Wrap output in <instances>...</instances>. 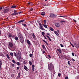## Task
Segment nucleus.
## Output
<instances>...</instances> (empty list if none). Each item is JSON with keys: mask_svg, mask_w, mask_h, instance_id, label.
Segmentation results:
<instances>
[{"mask_svg": "<svg viewBox=\"0 0 79 79\" xmlns=\"http://www.w3.org/2000/svg\"><path fill=\"white\" fill-rule=\"evenodd\" d=\"M14 55L15 57H16L17 59L18 60H21V52L19 51H18V52H17V54L16 52H14Z\"/></svg>", "mask_w": 79, "mask_h": 79, "instance_id": "1", "label": "nucleus"}, {"mask_svg": "<svg viewBox=\"0 0 79 79\" xmlns=\"http://www.w3.org/2000/svg\"><path fill=\"white\" fill-rule=\"evenodd\" d=\"M9 49L11 51H14L16 49V46L13 45V44L10 42L9 43Z\"/></svg>", "mask_w": 79, "mask_h": 79, "instance_id": "2", "label": "nucleus"}, {"mask_svg": "<svg viewBox=\"0 0 79 79\" xmlns=\"http://www.w3.org/2000/svg\"><path fill=\"white\" fill-rule=\"evenodd\" d=\"M48 68L49 70L51 71V73H52V71H53V74H55V72L54 70V66H53L52 63H51L50 64H48Z\"/></svg>", "mask_w": 79, "mask_h": 79, "instance_id": "3", "label": "nucleus"}, {"mask_svg": "<svg viewBox=\"0 0 79 79\" xmlns=\"http://www.w3.org/2000/svg\"><path fill=\"white\" fill-rule=\"evenodd\" d=\"M18 36L19 39V41L21 43L23 44L24 43V38H23V35L21 33H19L18 34Z\"/></svg>", "mask_w": 79, "mask_h": 79, "instance_id": "4", "label": "nucleus"}, {"mask_svg": "<svg viewBox=\"0 0 79 79\" xmlns=\"http://www.w3.org/2000/svg\"><path fill=\"white\" fill-rule=\"evenodd\" d=\"M38 23L40 25L39 29H41L42 31H46V30L44 29L43 26L42 25V23H40V22Z\"/></svg>", "mask_w": 79, "mask_h": 79, "instance_id": "5", "label": "nucleus"}, {"mask_svg": "<svg viewBox=\"0 0 79 79\" xmlns=\"http://www.w3.org/2000/svg\"><path fill=\"white\" fill-rule=\"evenodd\" d=\"M9 11V10L8 9H4L2 11L3 13H6Z\"/></svg>", "mask_w": 79, "mask_h": 79, "instance_id": "6", "label": "nucleus"}, {"mask_svg": "<svg viewBox=\"0 0 79 79\" xmlns=\"http://www.w3.org/2000/svg\"><path fill=\"white\" fill-rule=\"evenodd\" d=\"M18 15V13L16 12V10H15L14 11V13L12 14V16H14L15 15Z\"/></svg>", "mask_w": 79, "mask_h": 79, "instance_id": "7", "label": "nucleus"}, {"mask_svg": "<svg viewBox=\"0 0 79 79\" xmlns=\"http://www.w3.org/2000/svg\"><path fill=\"white\" fill-rule=\"evenodd\" d=\"M55 25L57 27H60V24L58 23H55Z\"/></svg>", "mask_w": 79, "mask_h": 79, "instance_id": "8", "label": "nucleus"}, {"mask_svg": "<svg viewBox=\"0 0 79 79\" xmlns=\"http://www.w3.org/2000/svg\"><path fill=\"white\" fill-rule=\"evenodd\" d=\"M50 16L52 18H54V17L56 16V15H55L53 14H52L50 15Z\"/></svg>", "mask_w": 79, "mask_h": 79, "instance_id": "9", "label": "nucleus"}, {"mask_svg": "<svg viewBox=\"0 0 79 79\" xmlns=\"http://www.w3.org/2000/svg\"><path fill=\"white\" fill-rule=\"evenodd\" d=\"M74 45L75 46V47L76 48H79V43H78V44H77H77H76V43H74Z\"/></svg>", "mask_w": 79, "mask_h": 79, "instance_id": "10", "label": "nucleus"}, {"mask_svg": "<svg viewBox=\"0 0 79 79\" xmlns=\"http://www.w3.org/2000/svg\"><path fill=\"white\" fill-rule=\"evenodd\" d=\"M27 5H28L29 6H32L33 3L32 2H28L27 3Z\"/></svg>", "mask_w": 79, "mask_h": 79, "instance_id": "11", "label": "nucleus"}, {"mask_svg": "<svg viewBox=\"0 0 79 79\" xmlns=\"http://www.w3.org/2000/svg\"><path fill=\"white\" fill-rule=\"evenodd\" d=\"M24 68L26 71H27V67L26 65L24 66Z\"/></svg>", "mask_w": 79, "mask_h": 79, "instance_id": "12", "label": "nucleus"}, {"mask_svg": "<svg viewBox=\"0 0 79 79\" xmlns=\"http://www.w3.org/2000/svg\"><path fill=\"white\" fill-rule=\"evenodd\" d=\"M8 36L9 37H12V35L11 34L9 33L8 34Z\"/></svg>", "mask_w": 79, "mask_h": 79, "instance_id": "13", "label": "nucleus"}, {"mask_svg": "<svg viewBox=\"0 0 79 79\" xmlns=\"http://www.w3.org/2000/svg\"><path fill=\"white\" fill-rule=\"evenodd\" d=\"M57 50L58 52H59L60 53H61V49L58 48L57 49Z\"/></svg>", "mask_w": 79, "mask_h": 79, "instance_id": "14", "label": "nucleus"}, {"mask_svg": "<svg viewBox=\"0 0 79 79\" xmlns=\"http://www.w3.org/2000/svg\"><path fill=\"white\" fill-rule=\"evenodd\" d=\"M43 26L44 27H45V28H47V29H48V27H47V25L43 24Z\"/></svg>", "mask_w": 79, "mask_h": 79, "instance_id": "15", "label": "nucleus"}, {"mask_svg": "<svg viewBox=\"0 0 79 79\" xmlns=\"http://www.w3.org/2000/svg\"><path fill=\"white\" fill-rule=\"evenodd\" d=\"M41 15L42 16H45V13L44 12H42Z\"/></svg>", "mask_w": 79, "mask_h": 79, "instance_id": "16", "label": "nucleus"}, {"mask_svg": "<svg viewBox=\"0 0 79 79\" xmlns=\"http://www.w3.org/2000/svg\"><path fill=\"white\" fill-rule=\"evenodd\" d=\"M43 42H44L46 43V45H48V43L47 41H46L44 40H43Z\"/></svg>", "mask_w": 79, "mask_h": 79, "instance_id": "17", "label": "nucleus"}, {"mask_svg": "<svg viewBox=\"0 0 79 79\" xmlns=\"http://www.w3.org/2000/svg\"><path fill=\"white\" fill-rule=\"evenodd\" d=\"M46 37H48V38L49 41H52V40H51V39H50V37L46 35Z\"/></svg>", "mask_w": 79, "mask_h": 79, "instance_id": "18", "label": "nucleus"}, {"mask_svg": "<svg viewBox=\"0 0 79 79\" xmlns=\"http://www.w3.org/2000/svg\"><path fill=\"white\" fill-rule=\"evenodd\" d=\"M18 77L19 78L20 77V76H21V72H19V73H18Z\"/></svg>", "mask_w": 79, "mask_h": 79, "instance_id": "19", "label": "nucleus"}, {"mask_svg": "<svg viewBox=\"0 0 79 79\" xmlns=\"http://www.w3.org/2000/svg\"><path fill=\"white\" fill-rule=\"evenodd\" d=\"M54 32L56 35L58 36V35H59V34L57 32V31H54Z\"/></svg>", "mask_w": 79, "mask_h": 79, "instance_id": "20", "label": "nucleus"}, {"mask_svg": "<svg viewBox=\"0 0 79 79\" xmlns=\"http://www.w3.org/2000/svg\"><path fill=\"white\" fill-rule=\"evenodd\" d=\"M16 7V6H13L11 7V8H15Z\"/></svg>", "mask_w": 79, "mask_h": 79, "instance_id": "21", "label": "nucleus"}, {"mask_svg": "<svg viewBox=\"0 0 79 79\" xmlns=\"http://www.w3.org/2000/svg\"><path fill=\"white\" fill-rule=\"evenodd\" d=\"M24 20H21L18 22V23H22V22H24Z\"/></svg>", "mask_w": 79, "mask_h": 79, "instance_id": "22", "label": "nucleus"}, {"mask_svg": "<svg viewBox=\"0 0 79 79\" xmlns=\"http://www.w3.org/2000/svg\"><path fill=\"white\" fill-rule=\"evenodd\" d=\"M2 61L0 60V69L1 68V67L2 66Z\"/></svg>", "mask_w": 79, "mask_h": 79, "instance_id": "23", "label": "nucleus"}, {"mask_svg": "<svg viewBox=\"0 0 79 79\" xmlns=\"http://www.w3.org/2000/svg\"><path fill=\"white\" fill-rule=\"evenodd\" d=\"M32 35V36L33 39H35V35L33 34V35Z\"/></svg>", "mask_w": 79, "mask_h": 79, "instance_id": "24", "label": "nucleus"}, {"mask_svg": "<svg viewBox=\"0 0 79 79\" xmlns=\"http://www.w3.org/2000/svg\"><path fill=\"white\" fill-rule=\"evenodd\" d=\"M11 64L12 67H15V64H13L12 63H11Z\"/></svg>", "mask_w": 79, "mask_h": 79, "instance_id": "25", "label": "nucleus"}, {"mask_svg": "<svg viewBox=\"0 0 79 79\" xmlns=\"http://www.w3.org/2000/svg\"><path fill=\"white\" fill-rule=\"evenodd\" d=\"M49 29L50 30H51V31H53V28H52L51 27H50L49 28Z\"/></svg>", "mask_w": 79, "mask_h": 79, "instance_id": "26", "label": "nucleus"}, {"mask_svg": "<svg viewBox=\"0 0 79 79\" xmlns=\"http://www.w3.org/2000/svg\"><path fill=\"white\" fill-rule=\"evenodd\" d=\"M68 64H69V66H70V65H71V63H70V61H68Z\"/></svg>", "mask_w": 79, "mask_h": 79, "instance_id": "27", "label": "nucleus"}, {"mask_svg": "<svg viewBox=\"0 0 79 79\" xmlns=\"http://www.w3.org/2000/svg\"><path fill=\"white\" fill-rule=\"evenodd\" d=\"M27 43L28 44H31V42H30V41H29V40H27Z\"/></svg>", "mask_w": 79, "mask_h": 79, "instance_id": "28", "label": "nucleus"}, {"mask_svg": "<svg viewBox=\"0 0 79 79\" xmlns=\"http://www.w3.org/2000/svg\"><path fill=\"white\" fill-rule=\"evenodd\" d=\"M13 63H14V64H16V61L15 60H13L12 61Z\"/></svg>", "mask_w": 79, "mask_h": 79, "instance_id": "29", "label": "nucleus"}, {"mask_svg": "<svg viewBox=\"0 0 79 79\" xmlns=\"http://www.w3.org/2000/svg\"><path fill=\"white\" fill-rule=\"evenodd\" d=\"M58 76L59 77H61V73H59L58 74Z\"/></svg>", "mask_w": 79, "mask_h": 79, "instance_id": "30", "label": "nucleus"}, {"mask_svg": "<svg viewBox=\"0 0 79 79\" xmlns=\"http://www.w3.org/2000/svg\"><path fill=\"white\" fill-rule=\"evenodd\" d=\"M18 65V66H19V65H20V64H19V62H17L16 63Z\"/></svg>", "mask_w": 79, "mask_h": 79, "instance_id": "31", "label": "nucleus"}, {"mask_svg": "<svg viewBox=\"0 0 79 79\" xmlns=\"http://www.w3.org/2000/svg\"><path fill=\"white\" fill-rule=\"evenodd\" d=\"M29 56L30 57H32L33 56V54H30Z\"/></svg>", "mask_w": 79, "mask_h": 79, "instance_id": "32", "label": "nucleus"}, {"mask_svg": "<svg viewBox=\"0 0 79 79\" xmlns=\"http://www.w3.org/2000/svg\"><path fill=\"white\" fill-rule=\"evenodd\" d=\"M10 55L11 56H13V53L10 52Z\"/></svg>", "mask_w": 79, "mask_h": 79, "instance_id": "33", "label": "nucleus"}, {"mask_svg": "<svg viewBox=\"0 0 79 79\" xmlns=\"http://www.w3.org/2000/svg\"><path fill=\"white\" fill-rule=\"evenodd\" d=\"M6 56H7V58H8V59H10V56H9L8 55H7Z\"/></svg>", "mask_w": 79, "mask_h": 79, "instance_id": "34", "label": "nucleus"}, {"mask_svg": "<svg viewBox=\"0 0 79 79\" xmlns=\"http://www.w3.org/2000/svg\"><path fill=\"white\" fill-rule=\"evenodd\" d=\"M44 23L45 24H46V20H44Z\"/></svg>", "mask_w": 79, "mask_h": 79, "instance_id": "35", "label": "nucleus"}, {"mask_svg": "<svg viewBox=\"0 0 79 79\" xmlns=\"http://www.w3.org/2000/svg\"><path fill=\"white\" fill-rule=\"evenodd\" d=\"M15 40H18V38L17 37H15Z\"/></svg>", "mask_w": 79, "mask_h": 79, "instance_id": "36", "label": "nucleus"}, {"mask_svg": "<svg viewBox=\"0 0 79 79\" xmlns=\"http://www.w3.org/2000/svg\"><path fill=\"white\" fill-rule=\"evenodd\" d=\"M42 34L43 36H44V34H45V33H44V32H42Z\"/></svg>", "mask_w": 79, "mask_h": 79, "instance_id": "37", "label": "nucleus"}, {"mask_svg": "<svg viewBox=\"0 0 79 79\" xmlns=\"http://www.w3.org/2000/svg\"><path fill=\"white\" fill-rule=\"evenodd\" d=\"M29 64H30V65H32V62H31V61H29Z\"/></svg>", "mask_w": 79, "mask_h": 79, "instance_id": "38", "label": "nucleus"}, {"mask_svg": "<svg viewBox=\"0 0 79 79\" xmlns=\"http://www.w3.org/2000/svg\"><path fill=\"white\" fill-rule=\"evenodd\" d=\"M60 45L61 47H64V46H63V44H60Z\"/></svg>", "mask_w": 79, "mask_h": 79, "instance_id": "39", "label": "nucleus"}, {"mask_svg": "<svg viewBox=\"0 0 79 79\" xmlns=\"http://www.w3.org/2000/svg\"><path fill=\"white\" fill-rule=\"evenodd\" d=\"M42 47L44 49V48H45V46L44 45H42Z\"/></svg>", "mask_w": 79, "mask_h": 79, "instance_id": "40", "label": "nucleus"}, {"mask_svg": "<svg viewBox=\"0 0 79 79\" xmlns=\"http://www.w3.org/2000/svg\"><path fill=\"white\" fill-rule=\"evenodd\" d=\"M48 57H49L50 58H51V56H50L49 55H48Z\"/></svg>", "mask_w": 79, "mask_h": 79, "instance_id": "41", "label": "nucleus"}, {"mask_svg": "<svg viewBox=\"0 0 79 79\" xmlns=\"http://www.w3.org/2000/svg\"><path fill=\"white\" fill-rule=\"evenodd\" d=\"M72 56H74V54L73 52L72 53Z\"/></svg>", "mask_w": 79, "mask_h": 79, "instance_id": "42", "label": "nucleus"}, {"mask_svg": "<svg viewBox=\"0 0 79 79\" xmlns=\"http://www.w3.org/2000/svg\"><path fill=\"white\" fill-rule=\"evenodd\" d=\"M23 26H26L27 25L26 24H23Z\"/></svg>", "mask_w": 79, "mask_h": 79, "instance_id": "43", "label": "nucleus"}, {"mask_svg": "<svg viewBox=\"0 0 79 79\" xmlns=\"http://www.w3.org/2000/svg\"><path fill=\"white\" fill-rule=\"evenodd\" d=\"M32 10H33V8H31V9L30 10V11H32Z\"/></svg>", "mask_w": 79, "mask_h": 79, "instance_id": "44", "label": "nucleus"}, {"mask_svg": "<svg viewBox=\"0 0 79 79\" xmlns=\"http://www.w3.org/2000/svg\"><path fill=\"white\" fill-rule=\"evenodd\" d=\"M34 67H35V65H32V68H34Z\"/></svg>", "mask_w": 79, "mask_h": 79, "instance_id": "45", "label": "nucleus"}, {"mask_svg": "<svg viewBox=\"0 0 79 79\" xmlns=\"http://www.w3.org/2000/svg\"><path fill=\"white\" fill-rule=\"evenodd\" d=\"M64 22V21H63V20H62V21H61L60 22V23H63Z\"/></svg>", "mask_w": 79, "mask_h": 79, "instance_id": "46", "label": "nucleus"}, {"mask_svg": "<svg viewBox=\"0 0 79 79\" xmlns=\"http://www.w3.org/2000/svg\"><path fill=\"white\" fill-rule=\"evenodd\" d=\"M71 45H72V47H74V46L73 45V44H71Z\"/></svg>", "mask_w": 79, "mask_h": 79, "instance_id": "47", "label": "nucleus"}, {"mask_svg": "<svg viewBox=\"0 0 79 79\" xmlns=\"http://www.w3.org/2000/svg\"><path fill=\"white\" fill-rule=\"evenodd\" d=\"M65 79H68V77H65Z\"/></svg>", "mask_w": 79, "mask_h": 79, "instance_id": "48", "label": "nucleus"}, {"mask_svg": "<svg viewBox=\"0 0 79 79\" xmlns=\"http://www.w3.org/2000/svg\"><path fill=\"white\" fill-rule=\"evenodd\" d=\"M42 52L43 53H45V51L44 50H43Z\"/></svg>", "mask_w": 79, "mask_h": 79, "instance_id": "49", "label": "nucleus"}, {"mask_svg": "<svg viewBox=\"0 0 79 79\" xmlns=\"http://www.w3.org/2000/svg\"><path fill=\"white\" fill-rule=\"evenodd\" d=\"M34 69H35L34 68H32V71H34Z\"/></svg>", "mask_w": 79, "mask_h": 79, "instance_id": "50", "label": "nucleus"}, {"mask_svg": "<svg viewBox=\"0 0 79 79\" xmlns=\"http://www.w3.org/2000/svg\"><path fill=\"white\" fill-rule=\"evenodd\" d=\"M2 9H3V7H0V10H2Z\"/></svg>", "mask_w": 79, "mask_h": 79, "instance_id": "51", "label": "nucleus"}, {"mask_svg": "<svg viewBox=\"0 0 79 79\" xmlns=\"http://www.w3.org/2000/svg\"><path fill=\"white\" fill-rule=\"evenodd\" d=\"M17 69H18V70L19 69V67H17Z\"/></svg>", "mask_w": 79, "mask_h": 79, "instance_id": "52", "label": "nucleus"}, {"mask_svg": "<svg viewBox=\"0 0 79 79\" xmlns=\"http://www.w3.org/2000/svg\"><path fill=\"white\" fill-rule=\"evenodd\" d=\"M47 35H50V33H47Z\"/></svg>", "mask_w": 79, "mask_h": 79, "instance_id": "53", "label": "nucleus"}, {"mask_svg": "<svg viewBox=\"0 0 79 79\" xmlns=\"http://www.w3.org/2000/svg\"><path fill=\"white\" fill-rule=\"evenodd\" d=\"M21 13H22V12L20 11L19 12V14H21Z\"/></svg>", "mask_w": 79, "mask_h": 79, "instance_id": "54", "label": "nucleus"}, {"mask_svg": "<svg viewBox=\"0 0 79 79\" xmlns=\"http://www.w3.org/2000/svg\"><path fill=\"white\" fill-rule=\"evenodd\" d=\"M2 34V31L0 30V35H1Z\"/></svg>", "mask_w": 79, "mask_h": 79, "instance_id": "55", "label": "nucleus"}, {"mask_svg": "<svg viewBox=\"0 0 79 79\" xmlns=\"http://www.w3.org/2000/svg\"><path fill=\"white\" fill-rule=\"evenodd\" d=\"M57 31L58 32H60V30H57Z\"/></svg>", "mask_w": 79, "mask_h": 79, "instance_id": "56", "label": "nucleus"}, {"mask_svg": "<svg viewBox=\"0 0 79 79\" xmlns=\"http://www.w3.org/2000/svg\"><path fill=\"white\" fill-rule=\"evenodd\" d=\"M44 38L45 39H47V38L45 37V36H44Z\"/></svg>", "mask_w": 79, "mask_h": 79, "instance_id": "57", "label": "nucleus"}, {"mask_svg": "<svg viewBox=\"0 0 79 79\" xmlns=\"http://www.w3.org/2000/svg\"><path fill=\"white\" fill-rule=\"evenodd\" d=\"M74 22H75V23H76L77 21L76 20H74Z\"/></svg>", "mask_w": 79, "mask_h": 79, "instance_id": "58", "label": "nucleus"}, {"mask_svg": "<svg viewBox=\"0 0 79 79\" xmlns=\"http://www.w3.org/2000/svg\"><path fill=\"white\" fill-rule=\"evenodd\" d=\"M72 61H75V60H74V59H72Z\"/></svg>", "mask_w": 79, "mask_h": 79, "instance_id": "59", "label": "nucleus"}, {"mask_svg": "<svg viewBox=\"0 0 79 79\" xmlns=\"http://www.w3.org/2000/svg\"><path fill=\"white\" fill-rule=\"evenodd\" d=\"M15 36L14 35L12 36V37H14Z\"/></svg>", "mask_w": 79, "mask_h": 79, "instance_id": "60", "label": "nucleus"}, {"mask_svg": "<svg viewBox=\"0 0 79 79\" xmlns=\"http://www.w3.org/2000/svg\"><path fill=\"white\" fill-rule=\"evenodd\" d=\"M11 77H13V75H11Z\"/></svg>", "mask_w": 79, "mask_h": 79, "instance_id": "61", "label": "nucleus"}, {"mask_svg": "<svg viewBox=\"0 0 79 79\" xmlns=\"http://www.w3.org/2000/svg\"><path fill=\"white\" fill-rule=\"evenodd\" d=\"M10 40L11 41H12V39H11V38H10Z\"/></svg>", "mask_w": 79, "mask_h": 79, "instance_id": "62", "label": "nucleus"}, {"mask_svg": "<svg viewBox=\"0 0 79 79\" xmlns=\"http://www.w3.org/2000/svg\"><path fill=\"white\" fill-rule=\"evenodd\" d=\"M60 17H62V18H64V16H61Z\"/></svg>", "mask_w": 79, "mask_h": 79, "instance_id": "63", "label": "nucleus"}, {"mask_svg": "<svg viewBox=\"0 0 79 79\" xmlns=\"http://www.w3.org/2000/svg\"><path fill=\"white\" fill-rule=\"evenodd\" d=\"M70 44L71 45V44H71V42H70Z\"/></svg>", "mask_w": 79, "mask_h": 79, "instance_id": "64", "label": "nucleus"}]
</instances>
